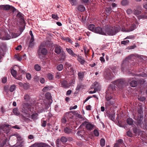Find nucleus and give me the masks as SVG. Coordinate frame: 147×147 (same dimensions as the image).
<instances>
[{
    "label": "nucleus",
    "mask_w": 147,
    "mask_h": 147,
    "mask_svg": "<svg viewBox=\"0 0 147 147\" xmlns=\"http://www.w3.org/2000/svg\"><path fill=\"white\" fill-rule=\"evenodd\" d=\"M120 29V27L117 25L113 27L105 26L102 28L97 27L95 28L93 32L103 35L113 36L119 32Z\"/></svg>",
    "instance_id": "obj_1"
},
{
    "label": "nucleus",
    "mask_w": 147,
    "mask_h": 147,
    "mask_svg": "<svg viewBox=\"0 0 147 147\" xmlns=\"http://www.w3.org/2000/svg\"><path fill=\"white\" fill-rule=\"evenodd\" d=\"M11 73L12 75L15 78L16 76V71L13 69L11 70Z\"/></svg>",
    "instance_id": "obj_56"
},
{
    "label": "nucleus",
    "mask_w": 147,
    "mask_h": 147,
    "mask_svg": "<svg viewBox=\"0 0 147 147\" xmlns=\"http://www.w3.org/2000/svg\"><path fill=\"white\" fill-rule=\"evenodd\" d=\"M105 78L109 80H111L113 78V74L112 72L110 71L107 72L105 74Z\"/></svg>",
    "instance_id": "obj_18"
},
{
    "label": "nucleus",
    "mask_w": 147,
    "mask_h": 147,
    "mask_svg": "<svg viewBox=\"0 0 147 147\" xmlns=\"http://www.w3.org/2000/svg\"><path fill=\"white\" fill-rule=\"evenodd\" d=\"M53 88V86L52 85L47 86V90H49Z\"/></svg>",
    "instance_id": "obj_61"
},
{
    "label": "nucleus",
    "mask_w": 147,
    "mask_h": 147,
    "mask_svg": "<svg viewBox=\"0 0 147 147\" xmlns=\"http://www.w3.org/2000/svg\"><path fill=\"white\" fill-rule=\"evenodd\" d=\"M62 51V48L59 45H58L55 48V52L57 54L61 53Z\"/></svg>",
    "instance_id": "obj_16"
},
{
    "label": "nucleus",
    "mask_w": 147,
    "mask_h": 147,
    "mask_svg": "<svg viewBox=\"0 0 147 147\" xmlns=\"http://www.w3.org/2000/svg\"><path fill=\"white\" fill-rule=\"evenodd\" d=\"M34 40H32V39H30L29 42V47L30 48L32 47L34 45V43L33 42Z\"/></svg>",
    "instance_id": "obj_38"
},
{
    "label": "nucleus",
    "mask_w": 147,
    "mask_h": 147,
    "mask_svg": "<svg viewBox=\"0 0 147 147\" xmlns=\"http://www.w3.org/2000/svg\"><path fill=\"white\" fill-rule=\"evenodd\" d=\"M146 99V98L145 97L143 96H139L138 98V100L142 102L145 101Z\"/></svg>",
    "instance_id": "obj_50"
},
{
    "label": "nucleus",
    "mask_w": 147,
    "mask_h": 147,
    "mask_svg": "<svg viewBox=\"0 0 147 147\" xmlns=\"http://www.w3.org/2000/svg\"><path fill=\"white\" fill-rule=\"evenodd\" d=\"M70 3L72 5H76L77 3L76 0H69Z\"/></svg>",
    "instance_id": "obj_51"
},
{
    "label": "nucleus",
    "mask_w": 147,
    "mask_h": 147,
    "mask_svg": "<svg viewBox=\"0 0 147 147\" xmlns=\"http://www.w3.org/2000/svg\"><path fill=\"white\" fill-rule=\"evenodd\" d=\"M43 118L41 120L42 125L43 127H45L46 125V121Z\"/></svg>",
    "instance_id": "obj_57"
},
{
    "label": "nucleus",
    "mask_w": 147,
    "mask_h": 147,
    "mask_svg": "<svg viewBox=\"0 0 147 147\" xmlns=\"http://www.w3.org/2000/svg\"><path fill=\"white\" fill-rule=\"evenodd\" d=\"M129 82H130V85L132 87H136L137 85V82L134 80H131L130 79H129Z\"/></svg>",
    "instance_id": "obj_22"
},
{
    "label": "nucleus",
    "mask_w": 147,
    "mask_h": 147,
    "mask_svg": "<svg viewBox=\"0 0 147 147\" xmlns=\"http://www.w3.org/2000/svg\"><path fill=\"white\" fill-rule=\"evenodd\" d=\"M77 9L79 11H83L85 10V8L83 5H80L77 6Z\"/></svg>",
    "instance_id": "obj_27"
},
{
    "label": "nucleus",
    "mask_w": 147,
    "mask_h": 147,
    "mask_svg": "<svg viewBox=\"0 0 147 147\" xmlns=\"http://www.w3.org/2000/svg\"><path fill=\"white\" fill-rule=\"evenodd\" d=\"M15 136L17 138L18 142L20 143L22 141H24L23 139H22L20 136L18 134H16Z\"/></svg>",
    "instance_id": "obj_33"
},
{
    "label": "nucleus",
    "mask_w": 147,
    "mask_h": 147,
    "mask_svg": "<svg viewBox=\"0 0 147 147\" xmlns=\"http://www.w3.org/2000/svg\"><path fill=\"white\" fill-rule=\"evenodd\" d=\"M84 73L83 71H80L78 73V78L80 82H82L83 80Z\"/></svg>",
    "instance_id": "obj_14"
},
{
    "label": "nucleus",
    "mask_w": 147,
    "mask_h": 147,
    "mask_svg": "<svg viewBox=\"0 0 147 147\" xmlns=\"http://www.w3.org/2000/svg\"><path fill=\"white\" fill-rule=\"evenodd\" d=\"M38 54L39 57L43 61L45 58L46 55V42L44 41L38 47Z\"/></svg>",
    "instance_id": "obj_3"
},
{
    "label": "nucleus",
    "mask_w": 147,
    "mask_h": 147,
    "mask_svg": "<svg viewBox=\"0 0 147 147\" xmlns=\"http://www.w3.org/2000/svg\"><path fill=\"white\" fill-rule=\"evenodd\" d=\"M85 87V85L83 84L82 83H80L77 85L76 88V90H79L80 89H83Z\"/></svg>",
    "instance_id": "obj_30"
},
{
    "label": "nucleus",
    "mask_w": 147,
    "mask_h": 147,
    "mask_svg": "<svg viewBox=\"0 0 147 147\" xmlns=\"http://www.w3.org/2000/svg\"><path fill=\"white\" fill-rule=\"evenodd\" d=\"M100 144L101 146H104L105 144V140L104 138H102L100 141Z\"/></svg>",
    "instance_id": "obj_37"
},
{
    "label": "nucleus",
    "mask_w": 147,
    "mask_h": 147,
    "mask_svg": "<svg viewBox=\"0 0 147 147\" xmlns=\"http://www.w3.org/2000/svg\"><path fill=\"white\" fill-rule=\"evenodd\" d=\"M143 8L147 9V2H145L143 4Z\"/></svg>",
    "instance_id": "obj_64"
},
{
    "label": "nucleus",
    "mask_w": 147,
    "mask_h": 147,
    "mask_svg": "<svg viewBox=\"0 0 147 147\" xmlns=\"http://www.w3.org/2000/svg\"><path fill=\"white\" fill-rule=\"evenodd\" d=\"M77 134L78 136L82 138H84L85 137V131L84 130H80V129H78Z\"/></svg>",
    "instance_id": "obj_19"
},
{
    "label": "nucleus",
    "mask_w": 147,
    "mask_h": 147,
    "mask_svg": "<svg viewBox=\"0 0 147 147\" xmlns=\"http://www.w3.org/2000/svg\"><path fill=\"white\" fill-rule=\"evenodd\" d=\"M134 133L135 134H137L138 132L139 131V129L137 128L136 127H134L132 129Z\"/></svg>",
    "instance_id": "obj_42"
},
{
    "label": "nucleus",
    "mask_w": 147,
    "mask_h": 147,
    "mask_svg": "<svg viewBox=\"0 0 147 147\" xmlns=\"http://www.w3.org/2000/svg\"><path fill=\"white\" fill-rule=\"evenodd\" d=\"M66 50L67 53L71 56L76 57L77 56V55L75 54L73 51L70 48H66Z\"/></svg>",
    "instance_id": "obj_17"
},
{
    "label": "nucleus",
    "mask_w": 147,
    "mask_h": 147,
    "mask_svg": "<svg viewBox=\"0 0 147 147\" xmlns=\"http://www.w3.org/2000/svg\"><path fill=\"white\" fill-rule=\"evenodd\" d=\"M138 112L140 114V115H141L143 113L142 109V107H140V108H139L138 110Z\"/></svg>",
    "instance_id": "obj_53"
},
{
    "label": "nucleus",
    "mask_w": 147,
    "mask_h": 147,
    "mask_svg": "<svg viewBox=\"0 0 147 147\" xmlns=\"http://www.w3.org/2000/svg\"><path fill=\"white\" fill-rule=\"evenodd\" d=\"M30 87V84L28 83H24V84L23 88L25 89H27Z\"/></svg>",
    "instance_id": "obj_48"
},
{
    "label": "nucleus",
    "mask_w": 147,
    "mask_h": 147,
    "mask_svg": "<svg viewBox=\"0 0 147 147\" xmlns=\"http://www.w3.org/2000/svg\"><path fill=\"white\" fill-rule=\"evenodd\" d=\"M126 122L129 125H131L133 123V120L131 118H127L126 120Z\"/></svg>",
    "instance_id": "obj_29"
},
{
    "label": "nucleus",
    "mask_w": 147,
    "mask_h": 147,
    "mask_svg": "<svg viewBox=\"0 0 147 147\" xmlns=\"http://www.w3.org/2000/svg\"><path fill=\"white\" fill-rule=\"evenodd\" d=\"M94 126V125L90 123H88L86 124V127L88 130L90 131L92 129Z\"/></svg>",
    "instance_id": "obj_28"
},
{
    "label": "nucleus",
    "mask_w": 147,
    "mask_h": 147,
    "mask_svg": "<svg viewBox=\"0 0 147 147\" xmlns=\"http://www.w3.org/2000/svg\"><path fill=\"white\" fill-rule=\"evenodd\" d=\"M129 42V41L128 40H126L121 41V44L125 45H126L127 44H128Z\"/></svg>",
    "instance_id": "obj_55"
},
{
    "label": "nucleus",
    "mask_w": 147,
    "mask_h": 147,
    "mask_svg": "<svg viewBox=\"0 0 147 147\" xmlns=\"http://www.w3.org/2000/svg\"><path fill=\"white\" fill-rule=\"evenodd\" d=\"M16 88V86L15 85H11L10 88V91L12 92Z\"/></svg>",
    "instance_id": "obj_49"
},
{
    "label": "nucleus",
    "mask_w": 147,
    "mask_h": 147,
    "mask_svg": "<svg viewBox=\"0 0 147 147\" xmlns=\"http://www.w3.org/2000/svg\"><path fill=\"white\" fill-rule=\"evenodd\" d=\"M116 87L113 84H110L108 87L105 96V99L107 101L105 102V106L107 107H109L114 104V101L112 100L113 97V93L116 90Z\"/></svg>",
    "instance_id": "obj_2"
},
{
    "label": "nucleus",
    "mask_w": 147,
    "mask_h": 147,
    "mask_svg": "<svg viewBox=\"0 0 147 147\" xmlns=\"http://www.w3.org/2000/svg\"><path fill=\"white\" fill-rule=\"evenodd\" d=\"M17 17L19 18L20 19L23 20V17L22 14L20 12L18 13L17 15Z\"/></svg>",
    "instance_id": "obj_46"
},
{
    "label": "nucleus",
    "mask_w": 147,
    "mask_h": 147,
    "mask_svg": "<svg viewBox=\"0 0 147 147\" xmlns=\"http://www.w3.org/2000/svg\"><path fill=\"white\" fill-rule=\"evenodd\" d=\"M52 102L51 94L49 92L47 93V107H50Z\"/></svg>",
    "instance_id": "obj_9"
},
{
    "label": "nucleus",
    "mask_w": 147,
    "mask_h": 147,
    "mask_svg": "<svg viewBox=\"0 0 147 147\" xmlns=\"http://www.w3.org/2000/svg\"><path fill=\"white\" fill-rule=\"evenodd\" d=\"M93 133L95 136L98 137L99 135V133L97 130L95 129L93 131Z\"/></svg>",
    "instance_id": "obj_47"
},
{
    "label": "nucleus",
    "mask_w": 147,
    "mask_h": 147,
    "mask_svg": "<svg viewBox=\"0 0 147 147\" xmlns=\"http://www.w3.org/2000/svg\"><path fill=\"white\" fill-rule=\"evenodd\" d=\"M133 118L135 120L134 123L137 127H142L143 125V118L142 115L136 116L133 114Z\"/></svg>",
    "instance_id": "obj_6"
},
{
    "label": "nucleus",
    "mask_w": 147,
    "mask_h": 147,
    "mask_svg": "<svg viewBox=\"0 0 147 147\" xmlns=\"http://www.w3.org/2000/svg\"><path fill=\"white\" fill-rule=\"evenodd\" d=\"M10 34L11 35L8 33H5L2 36V35H1L0 33V38L3 40H7L11 38H16L18 36L17 34L13 33H11Z\"/></svg>",
    "instance_id": "obj_7"
},
{
    "label": "nucleus",
    "mask_w": 147,
    "mask_h": 147,
    "mask_svg": "<svg viewBox=\"0 0 147 147\" xmlns=\"http://www.w3.org/2000/svg\"><path fill=\"white\" fill-rule=\"evenodd\" d=\"M95 28V25L93 24H89L88 26L89 29L93 32H94Z\"/></svg>",
    "instance_id": "obj_32"
},
{
    "label": "nucleus",
    "mask_w": 147,
    "mask_h": 147,
    "mask_svg": "<svg viewBox=\"0 0 147 147\" xmlns=\"http://www.w3.org/2000/svg\"><path fill=\"white\" fill-rule=\"evenodd\" d=\"M61 140L59 139H57L56 141L55 142L57 147H59L61 144Z\"/></svg>",
    "instance_id": "obj_41"
},
{
    "label": "nucleus",
    "mask_w": 147,
    "mask_h": 147,
    "mask_svg": "<svg viewBox=\"0 0 147 147\" xmlns=\"http://www.w3.org/2000/svg\"><path fill=\"white\" fill-rule=\"evenodd\" d=\"M26 77L27 79L28 80H30L31 78V75L29 73H27L26 74Z\"/></svg>",
    "instance_id": "obj_60"
},
{
    "label": "nucleus",
    "mask_w": 147,
    "mask_h": 147,
    "mask_svg": "<svg viewBox=\"0 0 147 147\" xmlns=\"http://www.w3.org/2000/svg\"><path fill=\"white\" fill-rule=\"evenodd\" d=\"M136 26L135 25H132L130 27L129 30H128L127 31L130 32L133 31L135 29Z\"/></svg>",
    "instance_id": "obj_45"
},
{
    "label": "nucleus",
    "mask_w": 147,
    "mask_h": 147,
    "mask_svg": "<svg viewBox=\"0 0 147 147\" xmlns=\"http://www.w3.org/2000/svg\"><path fill=\"white\" fill-rule=\"evenodd\" d=\"M13 112L15 115H18L20 114V112L17 108H15L13 109Z\"/></svg>",
    "instance_id": "obj_34"
},
{
    "label": "nucleus",
    "mask_w": 147,
    "mask_h": 147,
    "mask_svg": "<svg viewBox=\"0 0 147 147\" xmlns=\"http://www.w3.org/2000/svg\"><path fill=\"white\" fill-rule=\"evenodd\" d=\"M45 147L46 145L43 143H36L29 147Z\"/></svg>",
    "instance_id": "obj_20"
},
{
    "label": "nucleus",
    "mask_w": 147,
    "mask_h": 147,
    "mask_svg": "<svg viewBox=\"0 0 147 147\" xmlns=\"http://www.w3.org/2000/svg\"><path fill=\"white\" fill-rule=\"evenodd\" d=\"M64 132L67 134H69L72 132V130L71 128L68 127H66L64 128Z\"/></svg>",
    "instance_id": "obj_21"
},
{
    "label": "nucleus",
    "mask_w": 147,
    "mask_h": 147,
    "mask_svg": "<svg viewBox=\"0 0 147 147\" xmlns=\"http://www.w3.org/2000/svg\"><path fill=\"white\" fill-rule=\"evenodd\" d=\"M129 3L127 0H123L121 1V4L123 6H126Z\"/></svg>",
    "instance_id": "obj_35"
},
{
    "label": "nucleus",
    "mask_w": 147,
    "mask_h": 147,
    "mask_svg": "<svg viewBox=\"0 0 147 147\" xmlns=\"http://www.w3.org/2000/svg\"><path fill=\"white\" fill-rule=\"evenodd\" d=\"M126 134L127 136L129 137H131L133 136V134L130 130L128 131L126 133Z\"/></svg>",
    "instance_id": "obj_54"
},
{
    "label": "nucleus",
    "mask_w": 147,
    "mask_h": 147,
    "mask_svg": "<svg viewBox=\"0 0 147 147\" xmlns=\"http://www.w3.org/2000/svg\"><path fill=\"white\" fill-rule=\"evenodd\" d=\"M24 98L26 101L30 99V96L29 95L26 94L24 96Z\"/></svg>",
    "instance_id": "obj_58"
},
{
    "label": "nucleus",
    "mask_w": 147,
    "mask_h": 147,
    "mask_svg": "<svg viewBox=\"0 0 147 147\" xmlns=\"http://www.w3.org/2000/svg\"><path fill=\"white\" fill-rule=\"evenodd\" d=\"M91 89L94 88L96 92L99 91L100 89V87L98 84L96 82H95L92 86H91Z\"/></svg>",
    "instance_id": "obj_11"
},
{
    "label": "nucleus",
    "mask_w": 147,
    "mask_h": 147,
    "mask_svg": "<svg viewBox=\"0 0 147 147\" xmlns=\"http://www.w3.org/2000/svg\"><path fill=\"white\" fill-rule=\"evenodd\" d=\"M61 85L64 88H68L71 86V84L70 83H68L67 81L65 80L61 82Z\"/></svg>",
    "instance_id": "obj_13"
},
{
    "label": "nucleus",
    "mask_w": 147,
    "mask_h": 147,
    "mask_svg": "<svg viewBox=\"0 0 147 147\" xmlns=\"http://www.w3.org/2000/svg\"><path fill=\"white\" fill-rule=\"evenodd\" d=\"M11 127V126L9 125H0V139H1L2 137H4V139L5 140H7V138L5 137V135L3 133H2L1 132H2V131H3L4 133L7 135Z\"/></svg>",
    "instance_id": "obj_4"
},
{
    "label": "nucleus",
    "mask_w": 147,
    "mask_h": 147,
    "mask_svg": "<svg viewBox=\"0 0 147 147\" xmlns=\"http://www.w3.org/2000/svg\"><path fill=\"white\" fill-rule=\"evenodd\" d=\"M67 122L66 119L65 117H63L61 119V122L62 123L61 125H63V126H64L63 125L65 124Z\"/></svg>",
    "instance_id": "obj_52"
},
{
    "label": "nucleus",
    "mask_w": 147,
    "mask_h": 147,
    "mask_svg": "<svg viewBox=\"0 0 147 147\" xmlns=\"http://www.w3.org/2000/svg\"><path fill=\"white\" fill-rule=\"evenodd\" d=\"M57 68L58 71H61L63 68V65L62 64H60L57 66Z\"/></svg>",
    "instance_id": "obj_39"
},
{
    "label": "nucleus",
    "mask_w": 147,
    "mask_h": 147,
    "mask_svg": "<svg viewBox=\"0 0 147 147\" xmlns=\"http://www.w3.org/2000/svg\"><path fill=\"white\" fill-rule=\"evenodd\" d=\"M24 107L22 109L23 112L24 113L25 116L30 117V112H32L34 111L33 107L28 104H24Z\"/></svg>",
    "instance_id": "obj_5"
},
{
    "label": "nucleus",
    "mask_w": 147,
    "mask_h": 147,
    "mask_svg": "<svg viewBox=\"0 0 147 147\" xmlns=\"http://www.w3.org/2000/svg\"><path fill=\"white\" fill-rule=\"evenodd\" d=\"M24 141H22L20 142H17L15 147H24Z\"/></svg>",
    "instance_id": "obj_31"
},
{
    "label": "nucleus",
    "mask_w": 147,
    "mask_h": 147,
    "mask_svg": "<svg viewBox=\"0 0 147 147\" xmlns=\"http://www.w3.org/2000/svg\"><path fill=\"white\" fill-rule=\"evenodd\" d=\"M75 112V111H71L65 113V116L66 117L67 119H73L74 117V113Z\"/></svg>",
    "instance_id": "obj_12"
},
{
    "label": "nucleus",
    "mask_w": 147,
    "mask_h": 147,
    "mask_svg": "<svg viewBox=\"0 0 147 147\" xmlns=\"http://www.w3.org/2000/svg\"><path fill=\"white\" fill-rule=\"evenodd\" d=\"M113 84L115 85L116 87V88L117 89V87L115 85L120 89H122L125 85V81L123 79H119L113 81Z\"/></svg>",
    "instance_id": "obj_8"
},
{
    "label": "nucleus",
    "mask_w": 147,
    "mask_h": 147,
    "mask_svg": "<svg viewBox=\"0 0 147 147\" xmlns=\"http://www.w3.org/2000/svg\"><path fill=\"white\" fill-rule=\"evenodd\" d=\"M65 54L64 52L62 51V53L61 54L60 57V60L61 61H64L65 59Z\"/></svg>",
    "instance_id": "obj_24"
},
{
    "label": "nucleus",
    "mask_w": 147,
    "mask_h": 147,
    "mask_svg": "<svg viewBox=\"0 0 147 147\" xmlns=\"http://www.w3.org/2000/svg\"><path fill=\"white\" fill-rule=\"evenodd\" d=\"M65 66L66 67V70L68 72H71L72 74L74 73V70L73 68L71 67V65L70 63L66 62L65 63Z\"/></svg>",
    "instance_id": "obj_10"
},
{
    "label": "nucleus",
    "mask_w": 147,
    "mask_h": 147,
    "mask_svg": "<svg viewBox=\"0 0 147 147\" xmlns=\"http://www.w3.org/2000/svg\"><path fill=\"white\" fill-rule=\"evenodd\" d=\"M141 13V11L138 10V9H135L134 11V14L137 16L139 19L144 18L143 15H140Z\"/></svg>",
    "instance_id": "obj_15"
},
{
    "label": "nucleus",
    "mask_w": 147,
    "mask_h": 147,
    "mask_svg": "<svg viewBox=\"0 0 147 147\" xmlns=\"http://www.w3.org/2000/svg\"><path fill=\"white\" fill-rule=\"evenodd\" d=\"M105 10L106 12L109 14L112 11V9L111 7H106Z\"/></svg>",
    "instance_id": "obj_36"
},
{
    "label": "nucleus",
    "mask_w": 147,
    "mask_h": 147,
    "mask_svg": "<svg viewBox=\"0 0 147 147\" xmlns=\"http://www.w3.org/2000/svg\"><path fill=\"white\" fill-rule=\"evenodd\" d=\"M117 142L119 144V145L121 144H124L123 142V140L121 139H120L118 140Z\"/></svg>",
    "instance_id": "obj_59"
},
{
    "label": "nucleus",
    "mask_w": 147,
    "mask_h": 147,
    "mask_svg": "<svg viewBox=\"0 0 147 147\" xmlns=\"http://www.w3.org/2000/svg\"><path fill=\"white\" fill-rule=\"evenodd\" d=\"M61 141L63 143L66 142L67 140V138L65 136H62L61 137Z\"/></svg>",
    "instance_id": "obj_40"
},
{
    "label": "nucleus",
    "mask_w": 147,
    "mask_h": 147,
    "mask_svg": "<svg viewBox=\"0 0 147 147\" xmlns=\"http://www.w3.org/2000/svg\"><path fill=\"white\" fill-rule=\"evenodd\" d=\"M77 59L82 65H83L85 62V61L83 59V58L81 56H78Z\"/></svg>",
    "instance_id": "obj_25"
},
{
    "label": "nucleus",
    "mask_w": 147,
    "mask_h": 147,
    "mask_svg": "<svg viewBox=\"0 0 147 147\" xmlns=\"http://www.w3.org/2000/svg\"><path fill=\"white\" fill-rule=\"evenodd\" d=\"M10 8V6L8 5H7L4 6L3 9L5 10H8Z\"/></svg>",
    "instance_id": "obj_62"
},
{
    "label": "nucleus",
    "mask_w": 147,
    "mask_h": 147,
    "mask_svg": "<svg viewBox=\"0 0 147 147\" xmlns=\"http://www.w3.org/2000/svg\"><path fill=\"white\" fill-rule=\"evenodd\" d=\"M108 117L112 121L115 120V114L114 113H110L108 115Z\"/></svg>",
    "instance_id": "obj_26"
},
{
    "label": "nucleus",
    "mask_w": 147,
    "mask_h": 147,
    "mask_svg": "<svg viewBox=\"0 0 147 147\" xmlns=\"http://www.w3.org/2000/svg\"><path fill=\"white\" fill-rule=\"evenodd\" d=\"M34 68L37 71H39L41 69V67L38 64H36L34 66Z\"/></svg>",
    "instance_id": "obj_44"
},
{
    "label": "nucleus",
    "mask_w": 147,
    "mask_h": 147,
    "mask_svg": "<svg viewBox=\"0 0 147 147\" xmlns=\"http://www.w3.org/2000/svg\"><path fill=\"white\" fill-rule=\"evenodd\" d=\"M47 77L50 81L53 80H54V76L52 73H48L47 75Z\"/></svg>",
    "instance_id": "obj_23"
},
{
    "label": "nucleus",
    "mask_w": 147,
    "mask_h": 147,
    "mask_svg": "<svg viewBox=\"0 0 147 147\" xmlns=\"http://www.w3.org/2000/svg\"><path fill=\"white\" fill-rule=\"evenodd\" d=\"M126 12L127 14H130L132 13V11L131 9H128L127 10Z\"/></svg>",
    "instance_id": "obj_63"
},
{
    "label": "nucleus",
    "mask_w": 147,
    "mask_h": 147,
    "mask_svg": "<svg viewBox=\"0 0 147 147\" xmlns=\"http://www.w3.org/2000/svg\"><path fill=\"white\" fill-rule=\"evenodd\" d=\"M38 116V114L36 113H33L31 116V118L34 120L35 119L37 118Z\"/></svg>",
    "instance_id": "obj_43"
}]
</instances>
